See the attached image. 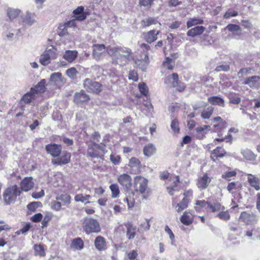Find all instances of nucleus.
Masks as SVG:
<instances>
[{
  "mask_svg": "<svg viewBox=\"0 0 260 260\" xmlns=\"http://www.w3.org/2000/svg\"><path fill=\"white\" fill-rule=\"evenodd\" d=\"M107 52L112 57V63L114 64L122 66L134 59L132 56V50L127 47L108 46Z\"/></svg>",
  "mask_w": 260,
  "mask_h": 260,
  "instance_id": "1",
  "label": "nucleus"
},
{
  "mask_svg": "<svg viewBox=\"0 0 260 260\" xmlns=\"http://www.w3.org/2000/svg\"><path fill=\"white\" fill-rule=\"evenodd\" d=\"M57 57L56 50L52 46L41 55L39 61L42 65L46 66L50 63L51 59H55Z\"/></svg>",
  "mask_w": 260,
  "mask_h": 260,
  "instance_id": "2",
  "label": "nucleus"
},
{
  "mask_svg": "<svg viewBox=\"0 0 260 260\" xmlns=\"http://www.w3.org/2000/svg\"><path fill=\"white\" fill-rule=\"evenodd\" d=\"M106 152L105 145L102 143L98 144L94 142L88 146L87 155L93 158H97L101 153H105Z\"/></svg>",
  "mask_w": 260,
  "mask_h": 260,
  "instance_id": "3",
  "label": "nucleus"
},
{
  "mask_svg": "<svg viewBox=\"0 0 260 260\" xmlns=\"http://www.w3.org/2000/svg\"><path fill=\"white\" fill-rule=\"evenodd\" d=\"M20 193V191L16 185L8 187L4 193L5 202L7 204L11 203L16 200L18 196H19Z\"/></svg>",
  "mask_w": 260,
  "mask_h": 260,
  "instance_id": "4",
  "label": "nucleus"
},
{
  "mask_svg": "<svg viewBox=\"0 0 260 260\" xmlns=\"http://www.w3.org/2000/svg\"><path fill=\"white\" fill-rule=\"evenodd\" d=\"M84 87L89 92L98 94L102 90V85L100 83L87 78L84 81Z\"/></svg>",
  "mask_w": 260,
  "mask_h": 260,
  "instance_id": "5",
  "label": "nucleus"
},
{
  "mask_svg": "<svg viewBox=\"0 0 260 260\" xmlns=\"http://www.w3.org/2000/svg\"><path fill=\"white\" fill-rule=\"evenodd\" d=\"M147 187V180L142 176H136L134 179V187L136 191L143 193Z\"/></svg>",
  "mask_w": 260,
  "mask_h": 260,
  "instance_id": "6",
  "label": "nucleus"
},
{
  "mask_svg": "<svg viewBox=\"0 0 260 260\" xmlns=\"http://www.w3.org/2000/svg\"><path fill=\"white\" fill-rule=\"evenodd\" d=\"M239 221L247 225L250 224L256 221V217L251 212H243L241 213Z\"/></svg>",
  "mask_w": 260,
  "mask_h": 260,
  "instance_id": "7",
  "label": "nucleus"
},
{
  "mask_svg": "<svg viewBox=\"0 0 260 260\" xmlns=\"http://www.w3.org/2000/svg\"><path fill=\"white\" fill-rule=\"evenodd\" d=\"M118 181L126 191H129L132 187V178L127 174H123L118 177Z\"/></svg>",
  "mask_w": 260,
  "mask_h": 260,
  "instance_id": "8",
  "label": "nucleus"
},
{
  "mask_svg": "<svg viewBox=\"0 0 260 260\" xmlns=\"http://www.w3.org/2000/svg\"><path fill=\"white\" fill-rule=\"evenodd\" d=\"M107 51V47L103 44H94L92 46V56L96 60H100L102 55Z\"/></svg>",
  "mask_w": 260,
  "mask_h": 260,
  "instance_id": "9",
  "label": "nucleus"
},
{
  "mask_svg": "<svg viewBox=\"0 0 260 260\" xmlns=\"http://www.w3.org/2000/svg\"><path fill=\"white\" fill-rule=\"evenodd\" d=\"M211 181V179L208 176L207 173L203 176H200L197 180V186L200 190L206 189Z\"/></svg>",
  "mask_w": 260,
  "mask_h": 260,
  "instance_id": "10",
  "label": "nucleus"
},
{
  "mask_svg": "<svg viewBox=\"0 0 260 260\" xmlns=\"http://www.w3.org/2000/svg\"><path fill=\"white\" fill-rule=\"evenodd\" d=\"M244 83L248 85L251 88L258 89L260 88V77L253 76L247 78Z\"/></svg>",
  "mask_w": 260,
  "mask_h": 260,
  "instance_id": "11",
  "label": "nucleus"
},
{
  "mask_svg": "<svg viewBox=\"0 0 260 260\" xmlns=\"http://www.w3.org/2000/svg\"><path fill=\"white\" fill-rule=\"evenodd\" d=\"M35 183L31 177H25L20 182V185L22 190L28 191L34 186Z\"/></svg>",
  "mask_w": 260,
  "mask_h": 260,
  "instance_id": "12",
  "label": "nucleus"
},
{
  "mask_svg": "<svg viewBox=\"0 0 260 260\" xmlns=\"http://www.w3.org/2000/svg\"><path fill=\"white\" fill-rule=\"evenodd\" d=\"M45 149L47 152L53 157H57L61 152V148L60 145L55 144H48Z\"/></svg>",
  "mask_w": 260,
  "mask_h": 260,
  "instance_id": "13",
  "label": "nucleus"
},
{
  "mask_svg": "<svg viewBox=\"0 0 260 260\" xmlns=\"http://www.w3.org/2000/svg\"><path fill=\"white\" fill-rule=\"evenodd\" d=\"M50 82L51 84L57 85L59 84H64L66 83V79L62 76L59 72L52 73L50 75Z\"/></svg>",
  "mask_w": 260,
  "mask_h": 260,
  "instance_id": "14",
  "label": "nucleus"
},
{
  "mask_svg": "<svg viewBox=\"0 0 260 260\" xmlns=\"http://www.w3.org/2000/svg\"><path fill=\"white\" fill-rule=\"evenodd\" d=\"M135 64L142 71H145L149 63V57L147 54H144V58L134 59Z\"/></svg>",
  "mask_w": 260,
  "mask_h": 260,
  "instance_id": "15",
  "label": "nucleus"
},
{
  "mask_svg": "<svg viewBox=\"0 0 260 260\" xmlns=\"http://www.w3.org/2000/svg\"><path fill=\"white\" fill-rule=\"evenodd\" d=\"M178 76L176 73H173L171 76L166 77L164 83L170 87H176L178 84Z\"/></svg>",
  "mask_w": 260,
  "mask_h": 260,
  "instance_id": "16",
  "label": "nucleus"
},
{
  "mask_svg": "<svg viewBox=\"0 0 260 260\" xmlns=\"http://www.w3.org/2000/svg\"><path fill=\"white\" fill-rule=\"evenodd\" d=\"M159 31H156L154 29L151 30L146 33L143 34L145 40L148 43L151 44L157 39V35Z\"/></svg>",
  "mask_w": 260,
  "mask_h": 260,
  "instance_id": "17",
  "label": "nucleus"
},
{
  "mask_svg": "<svg viewBox=\"0 0 260 260\" xmlns=\"http://www.w3.org/2000/svg\"><path fill=\"white\" fill-rule=\"evenodd\" d=\"M71 154L68 152H63L62 155L55 159L53 160L52 162L54 164L57 165H62L68 164L70 161Z\"/></svg>",
  "mask_w": 260,
  "mask_h": 260,
  "instance_id": "18",
  "label": "nucleus"
},
{
  "mask_svg": "<svg viewBox=\"0 0 260 260\" xmlns=\"http://www.w3.org/2000/svg\"><path fill=\"white\" fill-rule=\"evenodd\" d=\"M78 54L76 50H66L63 54L62 57L68 62L71 63L77 58Z\"/></svg>",
  "mask_w": 260,
  "mask_h": 260,
  "instance_id": "19",
  "label": "nucleus"
},
{
  "mask_svg": "<svg viewBox=\"0 0 260 260\" xmlns=\"http://www.w3.org/2000/svg\"><path fill=\"white\" fill-rule=\"evenodd\" d=\"M248 181L250 185L253 187L256 190H259L260 189L259 179L254 175L251 174H248Z\"/></svg>",
  "mask_w": 260,
  "mask_h": 260,
  "instance_id": "20",
  "label": "nucleus"
},
{
  "mask_svg": "<svg viewBox=\"0 0 260 260\" xmlns=\"http://www.w3.org/2000/svg\"><path fill=\"white\" fill-rule=\"evenodd\" d=\"M94 246L96 249L99 251L105 250L107 249L106 241L101 236H98L96 238L94 241Z\"/></svg>",
  "mask_w": 260,
  "mask_h": 260,
  "instance_id": "21",
  "label": "nucleus"
},
{
  "mask_svg": "<svg viewBox=\"0 0 260 260\" xmlns=\"http://www.w3.org/2000/svg\"><path fill=\"white\" fill-rule=\"evenodd\" d=\"M205 29L206 28L203 26H196L189 29L187 32V35L188 36L194 37L202 34L205 30Z\"/></svg>",
  "mask_w": 260,
  "mask_h": 260,
  "instance_id": "22",
  "label": "nucleus"
},
{
  "mask_svg": "<svg viewBox=\"0 0 260 260\" xmlns=\"http://www.w3.org/2000/svg\"><path fill=\"white\" fill-rule=\"evenodd\" d=\"M46 83V80L42 79L34 87L31 88V92H34L35 94L44 92L45 90Z\"/></svg>",
  "mask_w": 260,
  "mask_h": 260,
  "instance_id": "23",
  "label": "nucleus"
},
{
  "mask_svg": "<svg viewBox=\"0 0 260 260\" xmlns=\"http://www.w3.org/2000/svg\"><path fill=\"white\" fill-rule=\"evenodd\" d=\"M208 101L211 105L218 106L222 107H224V101L222 98L219 96H211L208 99Z\"/></svg>",
  "mask_w": 260,
  "mask_h": 260,
  "instance_id": "24",
  "label": "nucleus"
},
{
  "mask_svg": "<svg viewBox=\"0 0 260 260\" xmlns=\"http://www.w3.org/2000/svg\"><path fill=\"white\" fill-rule=\"evenodd\" d=\"M89 100V96L83 91L77 92L74 95V102L76 103L86 102Z\"/></svg>",
  "mask_w": 260,
  "mask_h": 260,
  "instance_id": "25",
  "label": "nucleus"
},
{
  "mask_svg": "<svg viewBox=\"0 0 260 260\" xmlns=\"http://www.w3.org/2000/svg\"><path fill=\"white\" fill-rule=\"evenodd\" d=\"M71 247L76 250H81L84 247V242L80 238H77L72 240Z\"/></svg>",
  "mask_w": 260,
  "mask_h": 260,
  "instance_id": "26",
  "label": "nucleus"
},
{
  "mask_svg": "<svg viewBox=\"0 0 260 260\" xmlns=\"http://www.w3.org/2000/svg\"><path fill=\"white\" fill-rule=\"evenodd\" d=\"M193 215L188 212H184L181 217V222L185 225H189L192 222Z\"/></svg>",
  "mask_w": 260,
  "mask_h": 260,
  "instance_id": "27",
  "label": "nucleus"
},
{
  "mask_svg": "<svg viewBox=\"0 0 260 260\" xmlns=\"http://www.w3.org/2000/svg\"><path fill=\"white\" fill-rule=\"evenodd\" d=\"M225 151L221 147H217L215 149L213 150L211 154V158L214 161L218 157H223L225 154Z\"/></svg>",
  "mask_w": 260,
  "mask_h": 260,
  "instance_id": "28",
  "label": "nucleus"
},
{
  "mask_svg": "<svg viewBox=\"0 0 260 260\" xmlns=\"http://www.w3.org/2000/svg\"><path fill=\"white\" fill-rule=\"evenodd\" d=\"M241 153L243 157L248 160H254L256 157V155L249 149L242 150L241 151Z\"/></svg>",
  "mask_w": 260,
  "mask_h": 260,
  "instance_id": "29",
  "label": "nucleus"
},
{
  "mask_svg": "<svg viewBox=\"0 0 260 260\" xmlns=\"http://www.w3.org/2000/svg\"><path fill=\"white\" fill-rule=\"evenodd\" d=\"M175 66V60L169 57H167L162 63V70H173Z\"/></svg>",
  "mask_w": 260,
  "mask_h": 260,
  "instance_id": "30",
  "label": "nucleus"
},
{
  "mask_svg": "<svg viewBox=\"0 0 260 260\" xmlns=\"http://www.w3.org/2000/svg\"><path fill=\"white\" fill-rule=\"evenodd\" d=\"M188 202L189 199L184 197L180 203L177 204L175 207L176 211L180 212L186 209L188 206Z\"/></svg>",
  "mask_w": 260,
  "mask_h": 260,
  "instance_id": "31",
  "label": "nucleus"
},
{
  "mask_svg": "<svg viewBox=\"0 0 260 260\" xmlns=\"http://www.w3.org/2000/svg\"><path fill=\"white\" fill-rule=\"evenodd\" d=\"M204 20L199 17L190 18L187 22V27L190 28L197 24H202Z\"/></svg>",
  "mask_w": 260,
  "mask_h": 260,
  "instance_id": "32",
  "label": "nucleus"
},
{
  "mask_svg": "<svg viewBox=\"0 0 260 260\" xmlns=\"http://www.w3.org/2000/svg\"><path fill=\"white\" fill-rule=\"evenodd\" d=\"M156 151L154 146L152 144L146 145L143 149V153L145 156H150L153 155Z\"/></svg>",
  "mask_w": 260,
  "mask_h": 260,
  "instance_id": "33",
  "label": "nucleus"
},
{
  "mask_svg": "<svg viewBox=\"0 0 260 260\" xmlns=\"http://www.w3.org/2000/svg\"><path fill=\"white\" fill-rule=\"evenodd\" d=\"M158 24L159 26H160V23L158 22L156 19L152 17H148L142 21V25L144 27H147L152 24Z\"/></svg>",
  "mask_w": 260,
  "mask_h": 260,
  "instance_id": "34",
  "label": "nucleus"
},
{
  "mask_svg": "<svg viewBox=\"0 0 260 260\" xmlns=\"http://www.w3.org/2000/svg\"><path fill=\"white\" fill-rule=\"evenodd\" d=\"M23 21L28 25H32L36 22L34 15L29 12H27L23 18Z\"/></svg>",
  "mask_w": 260,
  "mask_h": 260,
  "instance_id": "35",
  "label": "nucleus"
},
{
  "mask_svg": "<svg viewBox=\"0 0 260 260\" xmlns=\"http://www.w3.org/2000/svg\"><path fill=\"white\" fill-rule=\"evenodd\" d=\"M34 248L35 255H38L43 257L46 255V252L43 245L40 244L35 245Z\"/></svg>",
  "mask_w": 260,
  "mask_h": 260,
  "instance_id": "36",
  "label": "nucleus"
},
{
  "mask_svg": "<svg viewBox=\"0 0 260 260\" xmlns=\"http://www.w3.org/2000/svg\"><path fill=\"white\" fill-rule=\"evenodd\" d=\"M214 109V107L212 106L208 107L202 112L201 117L204 119H209L212 114Z\"/></svg>",
  "mask_w": 260,
  "mask_h": 260,
  "instance_id": "37",
  "label": "nucleus"
},
{
  "mask_svg": "<svg viewBox=\"0 0 260 260\" xmlns=\"http://www.w3.org/2000/svg\"><path fill=\"white\" fill-rule=\"evenodd\" d=\"M35 95L36 94L34 92H31L30 90L29 92H27L23 96L21 99V101L26 104L29 103L35 99Z\"/></svg>",
  "mask_w": 260,
  "mask_h": 260,
  "instance_id": "38",
  "label": "nucleus"
},
{
  "mask_svg": "<svg viewBox=\"0 0 260 260\" xmlns=\"http://www.w3.org/2000/svg\"><path fill=\"white\" fill-rule=\"evenodd\" d=\"M79 73L75 68L72 67L66 71V75L71 79H75L77 75Z\"/></svg>",
  "mask_w": 260,
  "mask_h": 260,
  "instance_id": "39",
  "label": "nucleus"
},
{
  "mask_svg": "<svg viewBox=\"0 0 260 260\" xmlns=\"http://www.w3.org/2000/svg\"><path fill=\"white\" fill-rule=\"evenodd\" d=\"M208 209H210L213 212H215L216 211L223 210L224 207L221 206L220 203H214V205L209 203Z\"/></svg>",
  "mask_w": 260,
  "mask_h": 260,
  "instance_id": "40",
  "label": "nucleus"
},
{
  "mask_svg": "<svg viewBox=\"0 0 260 260\" xmlns=\"http://www.w3.org/2000/svg\"><path fill=\"white\" fill-rule=\"evenodd\" d=\"M20 10L18 9H8L7 10V15L10 19L16 18L20 13Z\"/></svg>",
  "mask_w": 260,
  "mask_h": 260,
  "instance_id": "41",
  "label": "nucleus"
},
{
  "mask_svg": "<svg viewBox=\"0 0 260 260\" xmlns=\"http://www.w3.org/2000/svg\"><path fill=\"white\" fill-rule=\"evenodd\" d=\"M110 189L112 192V197L113 198H117L120 192L118 185L117 184H112L110 186Z\"/></svg>",
  "mask_w": 260,
  "mask_h": 260,
  "instance_id": "42",
  "label": "nucleus"
},
{
  "mask_svg": "<svg viewBox=\"0 0 260 260\" xmlns=\"http://www.w3.org/2000/svg\"><path fill=\"white\" fill-rule=\"evenodd\" d=\"M57 200L62 201L64 204H70L71 203V197L67 193H62L56 198Z\"/></svg>",
  "mask_w": 260,
  "mask_h": 260,
  "instance_id": "43",
  "label": "nucleus"
},
{
  "mask_svg": "<svg viewBox=\"0 0 260 260\" xmlns=\"http://www.w3.org/2000/svg\"><path fill=\"white\" fill-rule=\"evenodd\" d=\"M230 69V65L227 63H221L219 64L216 68H215V70L216 72H228Z\"/></svg>",
  "mask_w": 260,
  "mask_h": 260,
  "instance_id": "44",
  "label": "nucleus"
},
{
  "mask_svg": "<svg viewBox=\"0 0 260 260\" xmlns=\"http://www.w3.org/2000/svg\"><path fill=\"white\" fill-rule=\"evenodd\" d=\"M90 198V195L83 196L82 194H78L75 196V200L76 202H81L82 203L85 202Z\"/></svg>",
  "mask_w": 260,
  "mask_h": 260,
  "instance_id": "45",
  "label": "nucleus"
},
{
  "mask_svg": "<svg viewBox=\"0 0 260 260\" xmlns=\"http://www.w3.org/2000/svg\"><path fill=\"white\" fill-rule=\"evenodd\" d=\"M51 208L56 211H58L61 209V204L57 201H52L51 202Z\"/></svg>",
  "mask_w": 260,
  "mask_h": 260,
  "instance_id": "46",
  "label": "nucleus"
},
{
  "mask_svg": "<svg viewBox=\"0 0 260 260\" xmlns=\"http://www.w3.org/2000/svg\"><path fill=\"white\" fill-rule=\"evenodd\" d=\"M140 160L136 157H132L129 161V166L131 167L139 168L140 166Z\"/></svg>",
  "mask_w": 260,
  "mask_h": 260,
  "instance_id": "47",
  "label": "nucleus"
},
{
  "mask_svg": "<svg viewBox=\"0 0 260 260\" xmlns=\"http://www.w3.org/2000/svg\"><path fill=\"white\" fill-rule=\"evenodd\" d=\"M217 216L219 217L220 219L223 220H228L230 218V215L228 212V211H222L220 212L217 215Z\"/></svg>",
  "mask_w": 260,
  "mask_h": 260,
  "instance_id": "48",
  "label": "nucleus"
},
{
  "mask_svg": "<svg viewBox=\"0 0 260 260\" xmlns=\"http://www.w3.org/2000/svg\"><path fill=\"white\" fill-rule=\"evenodd\" d=\"M237 173L234 171L226 172L222 175V177L227 180H230L231 178L235 177Z\"/></svg>",
  "mask_w": 260,
  "mask_h": 260,
  "instance_id": "49",
  "label": "nucleus"
},
{
  "mask_svg": "<svg viewBox=\"0 0 260 260\" xmlns=\"http://www.w3.org/2000/svg\"><path fill=\"white\" fill-rule=\"evenodd\" d=\"M139 88L140 90V91L142 94L143 95L147 96V95L148 93V89L146 85L144 83H139Z\"/></svg>",
  "mask_w": 260,
  "mask_h": 260,
  "instance_id": "50",
  "label": "nucleus"
},
{
  "mask_svg": "<svg viewBox=\"0 0 260 260\" xmlns=\"http://www.w3.org/2000/svg\"><path fill=\"white\" fill-rule=\"evenodd\" d=\"M225 28L232 32L239 31L241 30V29L239 25L232 24L228 25Z\"/></svg>",
  "mask_w": 260,
  "mask_h": 260,
  "instance_id": "51",
  "label": "nucleus"
},
{
  "mask_svg": "<svg viewBox=\"0 0 260 260\" xmlns=\"http://www.w3.org/2000/svg\"><path fill=\"white\" fill-rule=\"evenodd\" d=\"M195 204L197 206H199L201 208L208 209V206H209V203L206 202L205 200H198L196 201Z\"/></svg>",
  "mask_w": 260,
  "mask_h": 260,
  "instance_id": "52",
  "label": "nucleus"
},
{
  "mask_svg": "<svg viewBox=\"0 0 260 260\" xmlns=\"http://www.w3.org/2000/svg\"><path fill=\"white\" fill-rule=\"evenodd\" d=\"M237 183L235 182H232L229 183L227 186L228 190L231 193H234L236 191L237 187H236Z\"/></svg>",
  "mask_w": 260,
  "mask_h": 260,
  "instance_id": "53",
  "label": "nucleus"
},
{
  "mask_svg": "<svg viewBox=\"0 0 260 260\" xmlns=\"http://www.w3.org/2000/svg\"><path fill=\"white\" fill-rule=\"evenodd\" d=\"M52 214L51 213H47L45 216L43 218V221H42V224L43 226L42 228H44L45 226H47V223L52 218Z\"/></svg>",
  "mask_w": 260,
  "mask_h": 260,
  "instance_id": "54",
  "label": "nucleus"
},
{
  "mask_svg": "<svg viewBox=\"0 0 260 260\" xmlns=\"http://www.w3.org/2000/svg\"><path fill=\"white\" fill-rule=\"evenodd\" d=\"M88 228H99V222L94 219H89L87 221Z\"/></svg>",
  "mask_w": 260,
  "mask_h": 260,
  "instance_id": "55",
  "label": "nucleus"
},
{
  "mask_svg": "<svg viewBox=\"0 0 260 260\" xmlns=\"http://www.w3.org/2000/svg\"><path fill=\"white\" fill-rule=\"evenodd\" d=\"M178 121L175 119L172 121L171 127L172 131L175 133H178L179 131Z\"/></svg>",
  "mask_w": 260,
  "mask_h": 260,
  "instance_id": "56",
  "label": "nucleus"
},
{
  "mask_svg": "<svg viewBox=\"0 0 260 260\" xmlns=\"http://www.w3.org/2000/svg\"><path fill=\"white\" fill-rule=\"evenodd\" d=\"M238 15V12L235 11L229 10L226 12L224 15V18H229L231 17L236 16Z\"/></svg>",
  "mask_w": 260,
  "mask_h": 260,
  "instance_id": "57",
  "label": "nucleus"
},
{
  "mask_svg": "<svg viewBox=\"0 0 260 260\" xmlns=\"http://www.w3.org/2000/svg\"><path fill=\"white\" fill-rule=\"evenodd\" d=\"M120 157L118 155L111 154L110 155L111 161L115 165H117L120 161Z\"/></svg>",
  "mask_w": 260,
  "mask_h": 260,
  "instance_id": "58",
  "label": "nucleus"
},
{
  "mask_svg": "<svg viewBox=\"0 0 260 260\" xmlns=\"http://www.w3.org/2000/svg\"><path fill=\"white\" fill-rule=\"evenodd\" d=\"M128 79L134 81H137L138 79L137 73L134 71H131L128 75Z\"/></svg>",
  "mask_w": 260,
  "mask_h": 260,
  "instance_id": "59",
  "label": "nucleus"
},
{
  "mask_svg": "<svg viewBox=\"0 0 260 260\" xmlns=\"http://www.w3.org/2000/svg\"><path fill=\"white\" fill-rule=\"evenodd\" d=\"M180 189V187H174L173 186H168L167 187V190L169 194L171 196H173L174 194V192L178 191Z\"/></svg>",
  "mask_w": 260,
  "mask_h": 260,
  "instance_id": "60",
  "label": "nucleus"
},
{
  "mask_svg": "<svg viewBox=\"0 0 260 260\" xmlns=\"http://www.w3.org/2000/svg\"><path fill=\"white\" fill-rule=\"evenodd\" d=\"M257 232V230L256 229H253L250 230H248L246 232V235L247 237H251L252 235L254 236V238H258V236L256 235V233Z\"/></svg>",
  "mask_w": 260,
  "mask_h": 260,
  "instance_id": "61",
  "label": "nucleus"
},
{
  "mask_svg": "<svg viewBox=\"0 0 260 260\" xmlns=\"http://www.w3.org/2000/svg\"><path fill=\"white\" fill-rule=\"evenodd\" d=\"M42 215L41 213H37L35 214L31 217V220L34 222L40 221L42 219Z\"/></svg>",
  "mask_w": 260,
  "mask_h": 260,
  "instance_id": "62",
  "label": "nucleus"
},
{
  "mask_svg": "<svg viewBox=\"0 0 260 260\" xmlns=\"http://www.w3.org/2000/svg\"><path fill=\"white\" fill-rule=\"evenodd\" d=\"M87 14H76L74 15L75 19L76 20L79 21H83L85 20L86 18Z\"/></svg>",
  "mask_w": 260,
  "mask_h": 260,
  "instance_id": "63",
  "label": "nucleus"
},
{
  "mask_svg": "<svg viewBox=\"0 0 260 260\" xmlns=\"http://www.w3.org/2000/svg\"><path fill=\"white\" fill-rule=\"evenodd\" d=\"M44 196V191L42 189L39 192H35L32 194V197L35 199H39L43 197Z\"/></svg>",
  "mask_w": 260,
  "mask_h": 260,
  "instance_id": "64",
  "label": "nucleus"
}]
</instances>
